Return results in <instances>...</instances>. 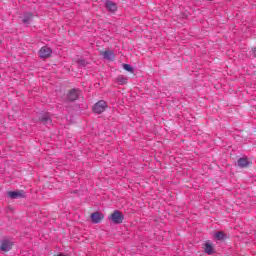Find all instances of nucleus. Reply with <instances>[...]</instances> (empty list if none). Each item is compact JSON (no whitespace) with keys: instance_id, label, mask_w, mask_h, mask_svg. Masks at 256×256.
<instances>
[{"instance_id":"obj_12","label":"nucleus","mask_w":256,"mask_h":256,"mask_svg":"<svg viewBox=\"0 0 256 256\" xmlns=\"http://www.w3.org/2000/svg\"><path fill=\"white\" fill-rule=\"evenodd\" d=\"M238 167H241V169H244L245 167H249L251 165V162L247 157H241L237 161Z\"/></svg>"},{"instance_id":"obj_17","label":"nucleus","mask_w":256,"mask_h":256,"mask_svg":"<svg viewBox=\"0 0 256 256\" xmlns=\"http://www.w3.org/2000/svg\"><path fill=\"white\" fill-rule=\"evenodd\" d=\"M123 69H125V71H128V73H133L134 71L133 66H131L130 64H123Z\"/></svg>"},{"instance_id":"obj_10","label":"nucleus","mask_w":256,"mask_h":256,"mask_svg":"<svg viewBox=\"0 0 256 256\" xmlns=\"http://www.w3.org/2000/svg\"><path fill=\"white\" fill-rule=\"evenodd\" d=\"M105 7L109 13H115V11H117V4L111 0H106Z\"/></svg>"},{"instance_id":"obj_2","label":"nucleus","mask_w":256,"mask_h":256,"mask_svg":"<svg viewBox=\"0 0 256 256\" xmlns=\"http://www.w3.org/2000/svg\"><path fill=\"white\" fill-rule=\"evenodd\" d=\"M107 102L105 100H99L93 105L92 111L93 113H96L97 115H101V113H104L105 109H107Z\"/></svg>"},{"instance_id":"obj_7","label":"nucleus","mask_w":256,"mask_h":256,"mask_svg":"<svg viewBox=\"0 0 256 256\" xmlns=\"http://www.w3.org/2000/svg\"><path fill=\"white\" fill-rule=\"evenodd\" d=\"M10 199H23L25 197V191H10L8 192Z\"/></svg>"},{"instance_id":"obj_13","label":"nucleus","mask_w":256,"mask_h":256,"mask_svg":"<svg viewBox=\"0 0 256 256\" xmlns=\"http://www.w3.org/2000/svg\"><path fill=\"white\" fill-rule=\"evenodd\" d=\"M214 238L217 241H225V239H227V234H225L223 231H217L214 234Z\"/></svg>"},{"instance_id":"obj_3","label":"nucleus","mask_w":256,"mask_h":256,"mask_svg":"<svg viewBox=\"0 0 256 256\" xmlns=\"http://www.w3.org/2000/svg\"><path fill=\"white\" fill-rule=\"evenodd\" d=\"M52 53L53 50L51 48L44 46L39 50L38 55L40 59H48V57H51Z\"/></svg>"},{"instance_id":"obj_8","label":"nucleus","mask_w":256,"mask_h":256,"mask_svg":"<svg viewBox=\"0 0 256 256\" xmlns=\"http://www.w3.org/2000/svg\"><path fill=\"white\" fill-rule=\"evenodd\" d=\"M0 249L1 251H11L13 249V243L11 240L4 239L1 241Z\"/></svg>"},{"instance_id":"obj_9","label":"nucleus","mask_w":256,"mask_h":256,"mask_svg":"<svg viewBox=\"0 0 256 256\" xmlns=\"http://www.w3.org/2000/svg\"><path fill=\"white\" fill-rule=\"evenodd\" d=\"M100 55L106 61H113L115 59V52H113L111 50H105V51L101 52Z\"/></svg>"},{"instance_id":"obj_4","label":"nucleus","mask_w":256,"mask_h":256,"mask_svg":"<svg viewBox=\"0 0 256 256\" xmlns=\"http://www.w3.org/2000/svg\"><path fill=\"white\" fill-rule=\"evenodd\" d=\"M79 95H81V90L74 88L68 92L67 99L68 101H77Z\"/></svg>"},{"instance_id":"obj_1","label":"nucleus","mask_w":256,"mask_h":256,"mask_svg":"<svg viewBox=\"0 0 256 256\" xmlns=\"http://www.w3.org/2000/svg\"><path fill=\"white\" fill-rule=\"evenodd\" d=\"M109 221H111L114 225H121L123 221L125 220V216L123 215V212L119 210H115L109 217Z\"/></svg>"},{"instance_id":"obj_5","label":"nucleus","mask_w":256,"mask_h":256,"mask_svg":"<svg viewBox=\"0 0 256 256\" xmlns=\"http://www.w3.org/2000/svg\"><path fill=\"white\" fill-rule=\"evenodd\" d=\"M39 121L43 123V125H46V127H49V125H52L53 120L51 119V115L49 113L42 114L39 117Z\"/></svg>"},{"instance_id":"obj_6","label":"nucleus","mask_w":256,"mask_h":256,"mask_svg":"<svg viewBox=\"0 0 256 256\" xmlns=\"http://www.w3.org/2000/svg\"><path fill=\"white\" fill-rule=\"evenodd\" d=\"M91 221L94 224H99L101 223V221H103V219L105 218V216L101 213V212H94L91 214Z\"/></svg>"},{"instance_id":"obj_16","label":"nucleus","mask_w":256,"mask_h":256,"mask_svg":"<svg viewBox=\"0 0 256 256\" xmlns=\"http://www.w3.org/2000/svg\"><path fill=\"white\" fill-rule=\"evenodd\" d=\"M77 63L79 65V67H87V65H89V63L87 61H85V59H78Z\"/></svg>"},{"instance_id":"obj_15","label":"nucleus","mask_w":256,"mask_h":256,"mask_svg":"<svg viewBox=\"0 0 256 256\" xmlns=\"http://www.w3.org/2000/svg\"><path fill=\"white\" fill-rule=\"evenodd\" d=\"M205 253L207 255H213V245L206 243L205 244Z\"/></svg>"},{"instance_id":"obj_18","label":"nucleus","mask_w":256,"mask_h":256,"mask_svg":"<svg viewBox=\"0 0 256 256\" xmlns=\"http://www.w3.org/2000/svg\"><path fill=\"white\" fill-rule=\"evenodd\" d=\"M250 55H252V57H256V47L252 48Z\"/></svg>"},{"instance_id":"obj_14","label":"nucleus","mask_w":256,"mask_h":256,"mask_svg":"<svg viewBox=\"0 0 256 256\" xmlns=\"http://www.w3.org/2000/svg\"><path fill=\"white\" fill-rule=\"evenodd\" d=\"M116 82L118 83V85H127V77H125L123 75H119L116 78Z\"/></svg>"},{"instance_id":"obj_11","label":"nucleus","mask_w":256,"mask_h":256,"mask_svg":"<svg viewBox=\"0 0 256 256\" xmlns=\"http://www.w3.org/2000/svg\"><path fill=\"white\" fill-rule=\"evenodd\" d=\"M32 21H33V13L25 12L22 18V23L24 25H31Z\"/></svg>"}]
</instances>
